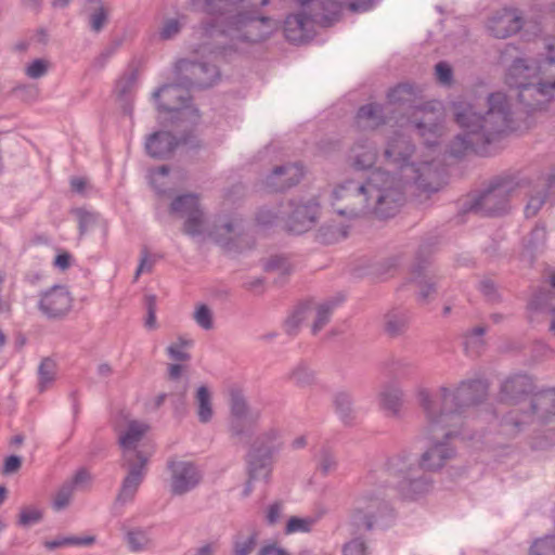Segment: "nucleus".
<instances>
[{"mask_svg":"<svg viewBox=\"0 0 555 555\" xmlns=\"http://www.w3.org/2000/svg\"><path fill=\"white\" fill-rule=\"evenodd\" d=\"M485 114L476 112L469 103H453L455 122L462 129L448 145V153L455 158L468 154L491 155V146L514 130L511 103L503 92L487 96Z\"/></svg>","mask_w":555,"mask_h":555,"instance_id":"f257e3e1","label":"nucleus"},{"mask_svg":"<svg viewBox=\"0 0 555 555\" xmlns=\"http://www.w3.org/2000/svg\"><path fill=\"white\" fill-rule=\"evenodd\" d=\"M404 202L402 180L379 168L371 171L364 181L345 180L331 193L334 211L350 219L369 214L388 219L399 211Z\"/></svg>","mask_w":555,"mask_h":555,"instance_id":"f03ea898","label":"nucleus"},{"mask_svg":"<svg viewBox=\"0 0 555 555\" xmlns=\"http://www.w3.org/2000/svg\"><path fill=\"white\" fill-rule=\"evenodd\" d=\"M555 184L554 175H540L534 180L519 176H501L492 179L486 190L464 204L465 210L493 217L507 212L511 197L527 190L529 199L525 207L527 218L534 217L548 197Z\"/></svg>","mask_w":555,"mask_h":555,"instance_id":"7ed1b4c3","label":"nucleus"},{"mask_svg":"<svg viewBox=\"0 0 555 555\" xmlns=\"http://www.w3.org/2000/svg\"><path fill=\"white\" fill-rule=\"evenodd\" d=\"M201 28L203 38L215 40L209 52L219 55L233 50L236 41L256 43L266 40L274 27L270 17L244 11L230 16L222 26L209 21L202 23Z\"/></svg>","mask_w":555,"mask_h":555,"instance_id":"20e7f679","label":"nucleus"},{"mask_svg":"<svg viewBox=\"0 0 555 555\" xmlns=\"http://www.w3.org/2000/svg\"><path fill=\"white\" fill-rule=\"evenodd\" d=\"M118 424V440L122 452L124 466L128 468V475L122 482L118 501L131 500L143 480L144 468L154 448L147 441L149 426L141 421L121 418Z\"/></svg>","mask_w":555,"mask_h":555,"instance_id":"39448f33","label":"nucleus"},{"mask_svg":"<svg viewBox=\"0 0 555 555\" xmlns=\"http://www.w3.org/2000/svg\"><path fill=\"white\" fill-rule=\"evenodd\" d=\"M541 66L529 64L525 59H516L507 69L505 82L518 90V101L528 113L542 111L553 99L555 80L544 81L540 76Z\"/></svg>","mask_w":555,"mask_h":555,"instance_id":"423d86ee","label":"nucleus"},{"mask_svg":"<svg viewBox=\"0 0 555 555\" xmlns=\"http://www.w3.org/2000/svg\"><path fill=\"white\" fill-rule=\"evenodd\" d=\"M302 5L309 11L289 14L284 21V36L287 41L293 43H304L312 39L314 24L323 26L332 22V16L337 13V8L333 1L324 0H302Z\"/></svg>","mask_w":555,"mask_h":555,"instance_id":"0eeeda50","label":"nucleus"},{"mask_svg":"<svg viewBox=\"0 0 555 555\" xmlns=\"http://www.w3.org/2000/svg\"><path fill=\"white\" fill-rule=\"evenodd\" d=\"M490 384L486 378L461 380L454 389L439 387L441 397L440 416L461 415L467 409L478 406L487 401Z\"/></svg>","mask_w":555,"mask_h":555,"instance_id":"6e6552de","label":"nucleus"},{"mask_svg":"<svg viewBox=\"0 0 555 555\" xmlns=\"http://www.w3.org/2000/svg\"><path fill=\"white\" fill-rule=\"evenodd\" d=\"M415 118L411 121L416 133L423 139L426 146L438 144V139L443 131L444 115L440 103H426L417 107Z\"/></svg>","mask_w":555,"mask_h":555,"instance_id":"1a4fd4ad","label":"nucleus"},{"mask_svg":"<svg viewBox=\"0 0 555 555\" xmlns=\"http://www.w3.org/2000/svg\"><path fill=\"white\" fill-rule=\"evenodd\" d=\"M176 69L180 80L188 88H210L220 78L217 65L206 61L183 59L177 62Z\"/></svg>","mask_w":555,"mask_h":555,"instance_id":"9d476101","label":"nucleus"},{"mask_svg":"<svg viewBox=\"0 0 555 555\" xmlns=\"http://www.w3.org/2000/svg\"><path fill=\"white\" fill-rule=\"evenodd\" d=\"M74 298L65 285H53L39 294L37 309L48 320L65 319L73 309Z\"/></svg>","mask_w":555,"mask_h":555,"instance_id":"9b49d317","label":"nucleus"},{"mask_svg":"<svg viewBox=\"0 0 555 555\" xmlns=\"http://www.w3.org/2000/svg\"><path fill=\"white\" fill-rule=\"evenodd\" d=\"M384 508V500L375 492L361 494L354 502L350 524L357 530H371Z\"/></svg>","mask_w":555,"mask_h":555,"instance_id":"f8f14e48","label":"nucleus"},{"mask_svg":"<svg viewBox=\"0 0 555 555\" xmlns=\"http://www.w3.org/2000/svg\"><path fill=\"white\" fill-rule=\"evenodd\" d=\"M153 98L157 109L164 113L184 114V111L191 109L198 117V111L191 107V95L189 90L180 85L169 83L159 87L154 91Z\"/></svg>","mask_w":555,"mask_h":555,"instance_id":"ddd939ff","label":"nucleus"},{"mask_svg":"<svg viewBox=\"0 0 555 555\" xmlns=\"http://www.w3.org/2000/svg\"><path fill=\"white\" fill-rule=\"evenodd\" d=\"M535 390L534 378L527 373L508 375L500 385L499 400L502 403L516 405Z\"/></svg>","mask_w":555,"mask_h":555,"instance_id":"4468645a","label":"nucleus"},{"mask_svg":"<svg viewBox=\"0 0 555 555\" xmlns=\"http://www.w3.org/2000/svg\"><path fill=\"white\" fill-rule=\"evenodd\" d=\"M430 246L422 244L416 253L415 263L411 269L412 281L421 288L417 301L421 305L428 302L430 295L436 294V280L426 274L429 264Z\"/></svg>","mask_w":555,"mask_h":555,"instance_id":"2eb2a0df","label":"nucleus"},{"mask_svg":"<svg viewBox=\"0 0 555 555\" xmlns=\"http://www.w3.org/2000/svg\"><path fill=\"white\" fill-rule=\"evenodd\" d=\"M288 205L292 208L285 220V228L288 232L301 234L314 225L320 210V205L314 198L305 203L291 201Z\"/></svg>","mask_w":555,"mask_h":555,"instance_id":"dca6fc26","label":"nucleus"},{"mask_svg":"<svg viewBox=\"0 0 555 555\" xmlns=\"http://www.w3.org/2000/svg\"><path fill=\"white\" fill-rule=\"evenodd\" d=\"M304 177V167L298 163L276 166L266 177L263 184L268 192H284L297 185Z\"/></svg>","mask_w":555,"mask_h":555,"instance_id":"f3484780","label":"nucleus"},{"mask_svg":"<svg viewBox=\"0 0 555 555\" xmlns=\"http://www.w3.org/2000/svg\"><path fill=\"white\" fill-rule=\"evenodd\" d=\"M524 26V20L516 9L504 8L495 12L488 22L489 33L499 39L517 34Z\"/></svg>","mask_w":555,"mask_h":555,"instance_id":"a211bd4d","label":"nucleus"},{"mask_svg":"<svg viewBox=\"0 0 555 555\" xmlns=\"http://www.w3.org/2000/svg\"><path fill=\"white\" fill-rule=\"evenodd\" d=\"M169 467L171 470L170 488L175 494H183L198 485L201 474L191 462L175 461L170 463Z\"/></svg>","mask_w":555,"mask_h":555,"instance_id":"6ab92c4d","label":"nucleus"},{"mask_svg":"<svg viewBox=\"0 0 555 555\" xmlns=\"http://www.w3.org/2000/svg\"><path fill=\"white\" fill-rule=\"evenodd\" d=\"M414 152V145L409 137L402 133H395L387 143L384 156L390 164L397 168L410 169L411 164L409 160Z\"/></svg>","mask_w":555,"mask_h":555,"instance_id":"aec40b11","label":"nucleus"},{"mask_svg":"<svg viewBox=\"0 0 555 555\" xmlns=\"http://www.w3.org/2000/svg\"><path fill=\"white\" fill-rule=\"evenodd\" d=\"M180 141L169 131H156L150 134L145 141V150L149 156L155 159H169Z\"/></svg>","mask_w":555,"mask_h":555,"instance_id":"412c9836","label":"nucleus"},{"mask_svg":"<svg viewBox=\"0 0 555 555\" xmlns=\"http://www.w3.org/2000/svg\"><path fill=\"white\" fill-rule=\"evenodd\" d=\"M410 170L413 172L415 185L428 193L439 191L442 182V170L436 168L434 162H424L420 165L411 164Z\"/></svg>","mask_w":555,"mask_h":555,"instance_id":"4be33fe9","label":"nucleus"},{"mask_svg":"<svg viewBox=\"0 0 555 555\" xmlns=\"http://www.w3.org/2000/svg\"><path fill=\"white\" fill-rule=\"evenodd\" d=\"M356 121L361 128L375 129L387 121L385 106L379 103H367L359 107Z\"/></svg>","mask_w":555,"mask_h":555,"instance_id":"5701e85b","label":"nucleus"},{"mask_svg":"<svg viewBox=\"0 0 555 555\" xmlns=\"http://www.w3.org/2000/svg\"><path fill=\"white\" fill-rule=\"evenodd\" d=\"M530 411L538 416H555V387L533 390Z\"/></svg>","mask_w":555,"mask_h":555,"instance_id":"b1692460","label":"nucleus"},{"mask_svg":"<svg viewBox=\"0 0 555 555\" xmlns=\"http://www.w3.org/2000/svg\"><path fill=\"white\" fill-rule=\"evenodd\" d=\"M452 455L453 450L448 442L437 443L423 454L420 465L425 470H436L442 467Z\"/></svg>","mask_w":555,"mask_h":555,"instance_id":"393cba45","label":"nucleus"},{"mask_svg":"<svg viewBox=\"0 0 555 555\" xmlns=\"http://www.w3.org/2000/svg\"><path fill=\"white\" fill-rule=\"evenodd\" d=\"M271 455L266 450L259 459L255 454L249 455V480L244 494L248 495L251 491V482L255 480H267L270 476Z\"/></svg>","mask_w":555,"mask_h":555,"instance_id":"a878e982","label":"nucleus"},{"mask_svg":"<svg viewBox=\"0 0 555 555\" xmlns=\"http://www.w3.org/2000/svg\"><path fill=\"white\" fill-rule=\"evenodd\" d=\"M137 74L129 73L120 77L115 86L117 99L121 102V107L125 114H132V101L135 89Z\"/></svg>","mask_w":555,"mask_h":555,"instance_id":"bb28decb","label":"nucleus"},{"mask_svg":"<svg viewBox=\"0 0 555 555\" xmlns=\"http://www.w3.org/2000/svg\"><path fill=\"white\" fill-rule=\"evenodd\" d=\"M352 167L356 170H366L374 166L377 159L376 146L365 142L357 143L352 149Z\"/></svg>","mask_w":555,"mask_h":555,"instance_id":"cd10ccee","label":"nucleus"},{"mask_svg":"<svg viewBox=\"0 0 555 555\" xmlns=\"http://www.w3.org/2000/svg\"><path fill=\"white\" fill-rule=\"evenodd\" d=\"M418 91V88L414 85L398 83L387 92V103L389 105L413 107Z\"/></svg>","mask_w":555,"mask_h":555,"instance_id":"c85d7f7f","label":"nucleus"},{"mask_svg":"<svg viewBox=\"0 0 555 555\" xmlns=\"http://www.w3.org/2000/svg\"><path fill=\"white\" fill-rule=\"evenodd\" d=\"M404 392L398 386H385L378 393V403L383 410L392 414H399L403 406Z\"/></svg>","mask_w":555,"mask_h":555,"instance_id":"c756f323","label":"nucleus"},{"mask_svg":"<svg viewBox=\"0 0 555 555\" xmlns=\"http://www.w3.org/2000/svg\"><path fill=\"white\" fill-rule=\"evenodd\" d=\"M408 311L402 308H395L385 314V332L391 337L403 334L408 328Z\"/></svg>","mask_w":555,"mask_h":555,"instance_id":"7c9ffc66","label":"nucleus"},{"mask_svg":"<svg viewBox=\"0 0 555 555\" xmlns=\"http://www.w3.org/2000/svg\"><path fill=\"white\" fill-rule=\"evenodd\" d=\"M201 207L199 196L195 193H185L176 196L169 206V212L184 218Z\"/></svg>","mask_w":555,"mask_h":555,"instance_id":"2f4dec72","label":"nucleus"},{"mask_svg":"<svg viewBox=\"0 0 555 555\" xmlns=\"http://www.w3.org/2000/svg\"><path fill=\"white\" fill-rule=\"evenodd\" d=\"M90 479V474L87 470H79L73 480V486H65L56 493L53 501L54 508L60 511L66 507L72 499L74 486L83 487L88 485Z\"/></svg>","mask_w":555,"mask_h":555,"instance_id":"473e14b6","label":"nucleus"},{"mask_svg":"<svg viewBox=\"0 0 555 555\" xmlns=\"http://www.w3.org/2000/svg\"><path fill=\"white\" fill-rule=\"evenodd\" d=\"M199 2L201 11L210 16H222L231 12L245 0H193Z\"/></svg>","mask_w":555,"mask_h":555,"instance_id":"72a5a7b5","label":"nucleus"},{"mask_svg":"<svg viewBox=\"0 0 555 555\" xmlns=\"http://www.w3.org/2000/svg\"><path fill=\"white\" fill-rule=\"evenodd\" d=\"M347 225L325 224L322 225L317 234L318 241L325 245L335 244L348 236Z\"/></svg>","mask_w":555,"mask_h":555,"instance_id":"f704fd0d","label":"nucleus"},{"mask_svg":"<svg viewBox=\"0 0 555 555\" xmlns=\"http://www.w3.org/2000/svg\"><path fill=\"white\" fill-rule=\"evenodd\" d=\"M184 218L185 220L182 228L184 234L191 237H195L204 232L206 218L202 207H199L195 211L193 210L192 214L188 215Z\"/></svg>","mask_w":555,"mask_h":555,"instance_id":"c9c22d12","label":"nucleus"},{"mask_svg":"<svg viewBox=\"0 0 555 555\" xmlns=\"http://www.w3.org/2000/svg\"><path fill=\"white\" fill-rule=\"evenodd\" d=\"M343 300L344 297H340L339 299H331L319 305L317 309V318L312 325L313 335L318 334L330 322L334 308H336Z\"/></svg>","mask_w":555,"mask_h":555,"instance_id":"e433bc0d","label":"nucleus"},{"mask_svg":"<svg viewBox=\"0 0 555 555\" xmlns=\"http://www.w3.org/2000/svg\"><path fill=\"white\" fill-rule=\"evenodd\" d=\"M416 399L426 416H440L441 402L438 404L428 388L417 387Z\"/></svg>","mask_w":555,"mask_h":555,"instance_id":"4c0bfd02","label":"nucleus"},{"mask_svg":"<svg viewBox=\"0 0 555 555\" xmlns=\"http://www.w3.org/2000/svg\"><path fill=\"white\" fill-rule=\"evenodd\" d=\"M193 344L192 339L179 336L173 344L167 347V353L175 361L188 362L191 360V354L183 349L191 348Z\"/></svg>","mask_w":555,"mask_h":555,"instance_id":"58836bf2","label":"nucleus"},{"mask_svg":"<svg viewBox=\"0 0 555 555\" xmlns=\"http://www.w3.org/2000/svg\"><path fill=\"white\" fill-rule=\"evenodd\" d=\"M308 310L309 304H300L285 320L284 330L289 336H295L298 333L299 326L305 321Z\"/></svg>","mask_w":555,"mask_h":555,"instance_id":"ea45409f","label":"nucleus"},{"mask_svg":"<svg viewBox=\"0 0 555 555\" xmlns=\"http://www.w3.org/2000/svg\"><path fill=\"white\" fill-rule=\"evenodd\" d=\"M229 405L232 416H246L248 413L246 398L238 387H231L229 389Z\"/></svg>","mask_w":555,"mask_h":555,"instance_id":"a19ab883","label":"nucleus"},{"mask_svg":"<svg viewBox=\"0 0 555 555\" xmlns=\"http://www.w3.org/2000/svg\"><path fill=\"white\" fill-rule=\"evenodd\" d=\"M429 485L422 479L404 481L400 487V496L403 500H416L421 494L427 492Z\"/></svg>","mask_w":555,"mask_h":555,"instance_id":"79ce46f5","label":"nucleus"},{"mask_svg":"<svg viewBox=\"0 0 555 555\" xmlns=\"http://www.w3.org/2000/svg\"><path fill=\"white\" fill-rule=\"evenodd\" d=\"M295 385L306 387L313 384L315 377L314 372L304 362H300L288 376Z\"/></svg>","mask_w":555,"mask_h":555,"instance_id":"37998d69","label":"nucleus"},{"mask_svg":"<svg viewBox=\"0 0 555 555\" xmlns=\"http://www.w3.org/2000/svg\"><path fill=\"white\" fill-rule=\"evenodd\" d=\"M195 402L198 408V416L212 415L211 392L207 386L202 385L197 388Z\"/></svg>","mask_w":555,"mask_h":555,"instance_id":"c03bdc74","label":"nucleus"},{"mask_svg":"<svg viewBox=\"0 0 555 555\" xmlns=\"http://www.w3.org/2000/svg\"><path fill=\"white\" fill-rule=\"evenodd\" d=\"M89 2H96L99 7L90 13L89 15V24L90 28L94 33H100L108 20V11L102 4L101 0H88Z\"/></svg>","mask_w":555,"mask_h":555,"instance_id":"a18cd8bd","label":"nucleus"},{"mask_svg":"<svg viewBox=\"0 0 555 555\" xmlns=\"http://www.w3.org/2000/svg\"><path fill=\"white\" fill-rule=\"evenodd\" d=\"M193 319L196 322V324L205 331H210L214 328L212 311L205 304H201L196 307Z\"/></svg>","mask_w":555,"mask_h":555,"instance_id":"49530a36","label":"nucleus"},{"mask_svg":"<svg viewBox=\"0 0 555 555\" xmlns=\"http://www.w3.org/2000/svg\"><path fill=\"white\" fill-rule=\"evenodd\" d=\"M39 387L44 390L46 386L54 380L55 363L53 360L46 358L40 362L38 367Z\"/></svg>","mask_w":555,"mask_h":555,"instance_id":"de8ad7c7","label":"nucleus"},{"mask_svg":"<svg viewBox=\"0 0 555 555\" xmlns=\"http://www.w3.org/2000/svg\"><path fill=\"white\" fill-rule=\"evenodd\" d=\"M169 172L170 167L168 165H162L151 171V184L153 185V189L158 195L171 196V190L165 189V183L158 182L159 178H166L169 175Z\"/></svg>","mask_w":555,"mask_h":555,"instance_id":"09e8293b","label":"nucleus"},{"mask_svg":"<svg viewBox=\"0 0 555 555\" xmlns=\"http://www.w3.org/2000/svg\"><path fill=\"white\" fill-rule=\"evenodd\" d=\"M546 241V228L544 224L537 223L530 231L526 247L532 250L543 246Z\"/></svg>","mask_w":555,"mask_h":555,"instance_id":"8fccbe9b","label":"nucleus"},{"mask_svg":"<svg viewBox=\"0 0 555 555\" xmlns=\"http://www.w3.org/2000/svg\"><path fill=\"white\" fill-rule=\"evenodd\" d=\"M333 403H334L336 413H339L344 416H348L349 414L354 412L352 409L353 401H352L351 396L348 392H345V391L337 392L334 396Z\"/></svg>","mask_w":555,"mask_h":555,"instance_id":"3c124183","label":"nucleus"},{"mask_svg":"<svg viewBox=\"0 0 555 555\" xmlns=\"http://www.w3.org/2000/svg\"><path fill=\"white\" fill-rule=\"evenodd\" d=\"M314 521L312 518L291 517L285 527V533L309 532Z\"/></svg>","mask_w":555,"mask_h":555,"instance_id":"603ef678","label":"nucleus"},{"mask_svg":"<svg viewBox=\"0 0 555 555\" xmlns=\"http://www.w3.org/2000/svg\"><path fill=\"white\" fill-rule=\"evenodd\" d=\"M529 555H555V538L547 537L535 541Z\"/></svg>","mask_w":555,"mask_h":555,"instance_id":"864d4df0","label":"nucleus"},{"mask_svg":"<svg viewBox=\"0 0 555 555\" xmlns=\"http://www.w3.org/2000/svg\"><path fill=\"white\" fill-rule=\"evenodd\" d=\"M182 29V25L178 18H168L164 22L159 29V38L162 40L173 39Z\"/></svg>","mask_w":555,"mask_h":555,"instance_id":"5fc2aeb1","label":"nucleus"},{"mask_svg":"<svg viewBox=\"0 0 555 555\" xmlns=\"http://www.w3.org/2000/svg\"><path fill=\"white\" fill-rule=\"evenodd\" d=\"M281 211H275L269 208H260L256 215V220L258 224L268 228L276 224L279 219H282Z\"/></svg>","mask_w":555,"mask_h":555,"instance_id":"6e6d98bb","label":"nucleus"},{"mask_svg":"<svg viewBox=\"0 0 555 555\" xmlns=\"http://www.w3.org/2000/svg\"><path fill=\"white\" fill-rule=\"evenodd\" d=\"M478 289L492 304L501 301V295L498 292L495 283L490 279H483L479 282Z\"/></svg>","mask_w":555,"mask_h":555,"instance_id":"4d7b16f0","label":"nucleus"},{"mask_svg":"<svg viewBox=\"0 0 555 555\" xmlns=\"http://www.w3.org/2000/svg\"><path fill=\"white\" fill-rule=\"evenodd\" d=\"M75 215L78 219V229L80 235H83L88 229L96 221V215L83 208H77L75 210Z\"/></svg>","mask_w":555,"mask_h":555,"instance_id":"13d9d810","label":"nucleus"},{"mask_svg":"<svg viewBox=\"0 0 555 555\" xmlns=\"http://www.w3.org/2000/svg\"><path fill=\"white\" fill-rule=\"evenodd\" d=\"M263 269L268 272L270 271H281L284 274L289 273V263L287 258L283 256H273L267 260L263 266Z\"/></svg>","mask_w":555,"mask_h":555,"instance_id":"bf43d9fd","label":"nucleus"},{"mask_svg":"<svg viewBox=\"0 0 555 555\" xmlns=\"http://www.w3.org/2000/svg\"><path fill=\"white\" fill-rule=\"evenodd\" d=\"M25 73L29 78H41L48 73V62L42 59H37L26 67Z\"/></svg>","mask_w":555,"mask_h":555,"instance_id":"052dcab7","label":"nucleus"},{"mask_svg":"<svg viewBox=\"0 0 555 555\" xmlns=\"http://www.w3.org/2000/svg\"><path fill=\"white\" fill-rule=\"evenodd\" d=\"M120 47V41H115L107 46L95 59L93 62L94 67L103 68L108 60L117 52Z\"/></svg>","mask_w":555,"mask_h":555,"instance_id":"680f3d73","label":"nucleus"},{"mask_svg":"<svg viewBox=\"0 0 555 555\" xmlns=\"http://www.w3.org/2000/svg\"><path fill=\"white\" fill-rule=\"evenodd\" d=\"M435 70H436L437 79L440 83L447 85V86L452 83L453 70L447 62L441 61V62L437 63L435 66Z\"/></svg>","mask_w":555,"mask_h":555,"instance_id":"e2e57ef3","label":"nucleus"},{"mask_svg":"<svg viewBox=\"0 0 555 555\" xmlns=\"http://www.w3.org/2000/svg\"><path fill=\"white\" fill-rule=\"evenodd\" d=\"M128 543H129L130 548L132 551L137 552V551L144 550L149 545L150 540L145 532L135 531V532H130L128 534Z\"/></svg>","mask_w":555,"mask_h":555,"instance_id":"0e129e2a","label":"nucleus"},{"mask_svg":"<svg viewBox=\"0 0 555 555\" xmlns=\"http://www.w3.org/2000/svg\"><path fill=\"white\" fill-rule=\"evenodd\" d=\"M343 555H369L367 546L363 540L353 539L345 544Z\"/></svg>","mask_w":555,"mask_h":555,"instance_id":"69168bd1","label":"nucleus"},{"mask_svg":"<svg viewBox=\"0 0 555 555\" xmlns=\"http://www.w3.org/2000/svg\"><path fill=\"white\" fill-rule=\"evenodd\" d=\"M256 545V534L237 540L234 545V555H249Z\"/></svg>","mask_w":555,"mask_h":555,"instance_id":"338daca9","label":"nucleus"},{"mask_svg":"<svg viewBox=\"0 0 555 555\" xmlns=\"http://www.w3.org/2000/svg\"><path fill=\"white\" fill-rule=\"evenodd\" d=\"M41 519V513L35 507H25L20 513V524L23 526H30Z\"/></svg>","mask_w":555,"mask_h":555,"instance_id":"774afa93","label":"nucleus"}]
</instances>
